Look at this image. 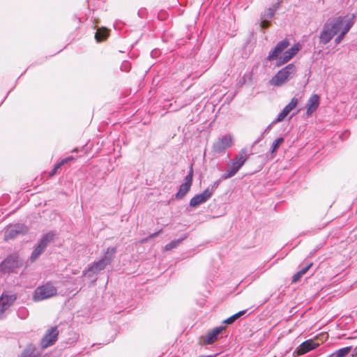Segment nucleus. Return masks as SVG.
Instances as JSON below:
<instances>
[{"label": "nucleus", "mask_w": 357, "mask_h": 357, "mask_svg": "<svg viewBox=\"0 0 357 357\" xmlns=\"http://www.w3.org/2000/svg\"><path fill=\"white\" fill-rule=\"evenodd\" d=\"M59 331L57 326L51 327L48 329L40 341L43 349H45L54 344L58 339Z\"/></svg>", "instance_id": "nucleus-7"}, {"label": "nucleus", "mask_w": 357, "mask_h": 357, "mask_svg": "<svg viewBox=\"0 0 357 357\" xmlns=\"http://www.w3.org/2000/svg\"><path fill=\"white\" fill-rule=\"evenodd\" d=\"M351 347L342 348L335 351L331 357H344L351 351Z\"/></svg>", "instance_id": "nucleus-23"}, {"label": "nucleus", "mask_w": 357, "mask_h": 357, "mask_svg": "<svg viewBox=\"0 0 357 357\" xmlns=\"http://www.w3.org/2000/svg\"><path fill=\"white\" fill-rule=\"evenodd\" d=\"M211 195L212 191L207 188L202 193L194 196L190 201V206L196 207L206 202Z\"/></svg>", "instance_id": "nucleus-12"}, {"label": "nucleus", "mask_w": 357, "mask_h": 357, "mask_svg": "<svg viewBox=\"0 0 357 357\" xmlns=\"http://www.w3.org/2000/svg\"><path fill=\"white\" fill-rule=\"evenodd\" d=\"M232 137L229 135H226L219 138L213 145V149L215 153H222L226 149L231 146Z\"/></svg>", "instance_id": "nucleus-10"}, {"label": "nucleus", "mask_w": 357, "mask_h": 357, "mask_svg": "<svg viewBox=\"0 0 357 357\" xmlns=\"http://www.w3.org/2000/svg\"><path fill=\"white\" fill-rule=\"evenodd\" d=\"M192 178H193V169L192 167H190L189 174L185 178V183L181 184L179 187V190L178 192L176 194V199L183 198L187 192L190 190V187L192 183Z\"/></svg>", "instance_id": "nucleus-9"}, {"label": "nucleus", "mask_w": 357, "mask_h": 357, "mask_svg": "<svg viewBox=\"0 0 357 357\" xmlns=\"http://www.w3.org/2000/svg\"><path fill=\"white\" fill-rule=\"evenodd\" d=\"M356 355H357V351H356Z\"/></svg>", "instance_id": "nucleus-31"}, {"label": "nucleus", "mask_w": 357, "mask_h": 357, "mask_svg": "<svg viewBox=\"0 0 357 357\" xmlns=\"http://www.w3.org/2000/svg\"><path fill=\"white\" fill-rule=\"evenodd\" d=\"M312 264L310 263L304 268H303L300 271L295 273L292 277V282L296 283L300 280L301 277L305 275L307 271L310 269V268L312 266Z\"/></svg>", "instance_id": "nucleus-21"}, {"label": "nucleus", "mask_w": 357, "mask_h": 357, "mask_svg": "<svg viewBox=\"0 0 357 357\" xmlns=\"http://www.w3.org/2000/svg\"><path fill=\"white\" fill-rule=\"evenodd\" d=\"M236 319H238V317L236 316V314H234V315L229 317V318H227V319H225L224 321V323L225 324H233Z\"/></svg>", "instance_id": "nucleus-27"}, {"label": "nucleus", "mask_w": 357, "mask_h": 357, "mask_svg": "<svg viewBox=\"0 0 357 357\" xmlns=\"http://www.w3.org/2000/svg\"><path fill=\"white\" fill-rule=\"evenodd\" d=\"M284 139L282 137H279L275 139L272 144V150L271 153H273L276 151V150L280 147V146L283 143Z\"/></svg>", "instance_id": "nucleus-26"}, {"label": "nucleus", "mask_w": 357, "mask_h": 357, "mask_svg": "<svg viewBox=\"0 0 357 357\" xmlns=\"http://www.w3.org/2000/svg\"><path fill=\"white\" fill-rule=\"evenodd\" d=\"M16 296L14 294L8 295L5 294H2L0 297V318L4 313V312L8 310L15 301Z\"/></svg>", "instance_id": "nucleus-11"}, {"label": "nucleus", "mask_w": 357, "mask_h": 357, "mask_svg": "<svg viewBox=\"0 0 357 357\" xmlns=\"http://www.w3.org/2000/svg\"><path fill=\"white\" fill-rule=\"evenodd\" d=\"M245 312H246L245 310H241V311H239L238 312L236 313L238 319L240 318L243 314H245Z\"/></svg>", "instance_id": "nucleus-29"}, {"label": "nucleus", "mask_w": 357, "mask_h": 357, "mask_svg": "<svg viewBox=\"0 0 357 357\" xmlns=\"http://www.w3.org/2000/svg\"><path fill=\"white\" fill-rule=\"evenodd\" d=\"M319 345V344L316 342L314 340H307L300 344V346L296 349V353L297 356H301L316 349Z\"/></svg>", "instance_id": "nucleus-14"}, {"label": "nucleus", "mask_w": 357, "mask_h": 357, "mask_svg": "<svg viewBox=\"0 0 357 357\" xmlns=\"http://www.w3.org/2000/svg\"><path fill=\"white\" fill-rule=\"evenodd\" d=\"M239 167L236 165L235 162L232 161L231 165L229 166V167L227 170V174L223 176L224 179H227L229 178L232 177L234 176L237 172L239 170Z\"/></svg>", "instance_id": "nucleus-22"}, {"label": "nucleus", "mask_w": 357, "mask_h": 357, "mask_svg": "<svg viewBox=\"0 0 357 357\" xmlns=\"http://www.w3.org/2000/svg\"><path fill=\"white\" fill-rule=\"evenodd\" d=\"M290 45L289 40L287 38L279 42L275 47L269 52L267 59L273 61L278 59L277 66H280L289 60H291L300 50L301 45L299 43L294 44L291 47L287 50L283 52L280 56L279 55Z\"/></svg>", "instance_id": "nucleus-2"}, {"label": "nucleus", "mask_w": 357, "mask_h": 357, "mask_svg": "<svg viewBox=\"0 0 357 357\" xmlns=\"http://www.w3.org/2000/svg\"><path fill=\"white\" fill-rule=\"evenodd\" d=\"M185 238V237L170 242L169 243H168L165 245V250H171L173 248H176Z\"/></svg>", "instance_id": "nucleus-25"}, {"label": "nucleus", "mask_w": 357, "mask_h": 357, "mask_svg": "<svg viewBox=\"0 0 357 357\" xmlns=\"http://www.w3.org/2000/svg\"><path fill=\"white\" fill-rule=\"evenodd\" d=\"M298 98H292L289 103L282 110V112L278 114L276 121L280 122L283 121L285 119V117L289 114V112L296 107V106L298 104Z\"/></svg>", "instance_id": "nucleus-13"}, {"label": "nucleus", "mask_w": 357, "mask_h": 357, "mask_svg": "<svg viewBox=\"0 0 357 357\" xmlns=\"http://www.w3.org/2000/svg\"><path fill=\"white\" fill-rule=\"evenodd\" d=\"M269 26V22L266 20H264L261 22V26L263 28V29H266L267 28L268 26Z\"/></svg>", "instance_id": "nucleus-28"}, {"label": "nucleus", "mask_w": 357, "mask_h": 357, "mask_svg": "<svg viewBox=\"0 0 357 357\" xmlns=\"http://www.w3.org/2000/svg\"><path fill=\"white\" fill-rule=\"evenodd\" d=\"M73 159V157H68V158L61 160L60 162L55 164L54 166V168L50 172L49 176H53L54 175H55L56 174L58 169H60L61 166H63V165H65L68 161H70Z\"/></svg>", "instance_id": "nucleus-20"}, {"label": "nucleus", "mask_w": 357, "mask_h": 357, "mask_svg": "<svg viewBox=\"0 0 357 357\" xmlns=\"http://www.w3.org/2000/svg\"><path fill=\"white\" fill-rule=\"evenodd\" d=\"M225 327L219 326L213 328L209 331L204 337L203 342L206 344H211L215 342L218 339V335L222 332Z\"/></svg>", "instance_id": "nucleus-15"}, {"label": "nucleus", "mask_w": 357, "mask_h": 357, "mask_svg": "<svg viewBox=\"0 0 357 357\" xmlns=\"http://www.w3.org/2000/svg\"><path fill=\"white\" fill-rule=\"evenodd\" d=\"M54 234L52 231H50L43 236L38 245L31 254V260L32 261H34L39 257V255L44 251L48 243L54 240Z\"/></svg>", "instance_id": "nucleus-6"}, {"label": "nucleus", "mask_w": 357, "mask_h": 357, "mask_svg": "<svg viewBox=\"0 0 357 357\" xmlns=\"http://www.w3.org/2000/svg\"><path fill=\"white\" fill-rule=\"evenodd\" d=\"M248 159V156L245 154V151H241L238 155L236 156L233 162L239 167V169L244 165L245 162Z\"/></svg>", "instance_id": "nucleus-18"}, {"label": "nucleus", "mask_w": 357, "mask_h": 357, "mask_svg": "<svg viewBox=\"0 0 357 357\" xmlns=\"http://www.w3.org/2000/svg\"><path fill=\"white\" fill-rule=\"evenodd\" d=\"M20 357H37L36 349L33 347L26 348Z\"/></svg>", "instance_id": "nucleus-24"}, {"label": "nucleus", "mask_w": 357, "mask_h": 357, "mask_svg": "<svg viewBox=\"0 0 357 357\" xmlns=\"http://www.w3.org/2000/svg\"><path fill=\"white\" fill-rule=\"evenodd\" d=\"M109 36V30L106 28H99L97 29L95 38L97 41L100 42L105 40Z\"/></svg>", "instance_id": "nucleus-19"}, {"label": "nucleus", "mask_w": 357, "mask_h": 357, "mask_svg": "<svg viewBox=\"0 0 357 357\" xmlns=\"http://www.w3.org/2000/svg\"><path fill=\"white\" fill-rule=\"evenodd\" d=\"M21 233H22V230L19 225L8 226L5 231L4 239L8 241L14 238Z\"/></svg>", "instance_id": "nucleus-17"}, {"label": "nucleus", "mask_w": 357, "mask_h": 357, "mask_svg": "<svg viewBox=\"0 0 357 357\" xmlns=\"http://www.w3.org/2000/svg\"><path fill=\"white\" fill-rule=\"evenodd\" d=\"M296 66L291 63L279 70L270 80L271 85L280 86L296 74Z\"/></svg>", "instance_id": "nucleus-3"}, {"label": "nucleus", "mask_w": 357, "mask_h": 357, "mask_svg": "<svg viewBox=\"0 0 357 357\" xmlns=\"http://www.w3.org/2000/svg\"><path fill=\"white\" fill-rule=\"evenodd\" d=\"M21 262L16 256H10L0 264V269L3 273H10L21 266Z\"/></svg>", "instance_id": "nucleus-8"}, {"label": "nucleus", "mask_w": 357, "mask_h": 357, "mask_svg": "<svg viewBox=\"0 0 357 357\" xmlns=\"http://www.w3.org/2000/svg\"><path fill=\"white\" fill-rule=\"evenodd\" d=\"M116 252V249L114 248H109L107 249L103 257L97 262L92 264L88 268V272H91L97 274L100 271L103 270L107 265L112 262L114 254Z\"/></svg>", "instance_id": "nucleus-5"}, {"label": "nucleus", "mask_w": 357, "mask_h": 357, "mask_svg": "<svg viewBox=\"0 0 357 357\" xmlns=\"http://www.w3.org/2000/svg\"><path fill=\"white\" fill-rule=\"evenodd\" d=\"M319 96L317 94L312 95L306 104V114L310 116L319 107Z\"/></svg>", "instance_id": "nucleus-16"}, {"label": "nucleus", "mask_w": 357, "mask_h": 357, "mask_svg": "<svg viewBox=\"0 0 357 357\" xmlns=\"http://www.w3.org/2000/svg\"><path fill=\"white\" fill-rule=\"evenodd\" d=\"M57 294L56 288L50 282L38 287L34 291L33 299L34 301H40Z\"/></svg>", "instance_id": "nucleus-4"}, {"label": "nucleus", "mask_w": 357, "mask_h": 357, "mask_svg": "<svg viewBox=\"0 0 357 357\" xmlns=\"http://www.w3.org/2000/svg\"><path fill=\"white\" fill-rule=\"evenodd\" d=\"M352 26L353 22L351 21L346 22L342 17L329 18L325 22L323 29L320 33V43L326 45L337 35L335 43L339 44Z\"/></svg>", "instance_id": "nucleus-1"}, {"label": "nucleus", "mask_w": 357, "mask_h": 357, "mask_svg": "<svg viewBox=\"0 0 357 357\" xmlns=\"http://www.w3.org/2000/svg\"><path fill=\"white\" fill-rule=\"evenodd\" d=\"M160 232H161V230H160V231H159L158 232H157V233H154V234H153L152 235H151V236H150V237L155 236H156L158 234H159Z\"/></svg>", "instance_id": "nucleus-30"}]
</instances>
